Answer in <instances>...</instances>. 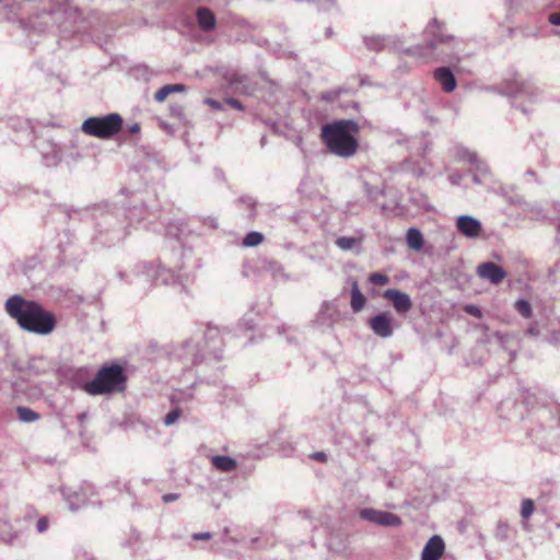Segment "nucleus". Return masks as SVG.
<instances>
[{
    "label": "nucleus",
    "instance_id": "32",
    "mask_svg": "<svg viewBox=\"0 0 560 560\" xmlns=\"http://www.w3.org/2000/svg\"><path fill=\"white\" fill-rule=\"evenodd\" d=\"M240 203L244 205L249 210V218H254L256 214L255 208L257 201L250 196H243L238 199Z\"/></svg>",
    "mask_w": 560,
    "mask_h": 560
},
{
    "label": "nucleus",
    "instance_id": "15",
    "mask_svg": "<svg viewBox=\"0 0 560 560\" xmlns=\"http://www.w3.org/2000/svg\"><path fill=\"white\" fill-rule=\"evenodd\" d=\"M457 230L469 238H475L479 236L482 228L481 223L478 219L471 217V215H459L456 221Z\"/></svg>",
    "mask_w": 560,
    "mask_h": 560
},
{
    "label": "nucleus",
    "instance_id": "36",
    "mask_svg": "<svg viewBox=\"0 0 560 560\" xmlns=\"http://www.w3.org/2000/svg\"><path fill=\"white\" fill-rule=\"evenodd\" d=\"M180 413H182L180 409H178V408L173 409L171 412H168L165 416V418L163 420L164 424L166 427L173 425L180 417Z\"/></svg>",
    "mask_w": 560,
    "mask_h": 560
},
{
    "label": "nucleus",
    "instance_id": "29",
    "mask_svg": "<svg viewBox=\"0 0 560 560\" xmlns=\"http://www.w3.org/2000/svg\"><path fill=\"white\" fill-rule=\"evenodd\" d=\"M515 308L525 318H529L532 316V305L526 300H517L515 303Z\"/></svg>",
    "mask_w": 560,
    "mask_h": 560
},
{
    "label": "nucleus",
    "instance_id": "41",
    "mask_svg": "<svg viewBox=\"0 0 560 560\" xmlns=\"http://www.w3.org/2000/svg\"><path fill=\"white\" fill-rule=\"evenodd\" d=\"M225 103L228 105H230L231 107L235 108V109H238V110H243L244 109V107L241 104V102L238 100H236V98H233V97L226 98Z\"/></svg>",
    "mask_w": 560,
    "mask_h": 560
},
{
    "label": "nucleus",
    "instance_id": "46",
    "mask_svg": "<svg viewBox=\"0 0 560 560\" xmlns=\"http://www.w3.org/2000/svg\"><path fill=\"white\" fill-rule=\"evenodd\" d=\"M312 458L316 459V460H319V462H325L327 456L325 453L323 452H316L312 455Z\"/></svg>",
    "mask_w": 560,
    "mask_h": 560
},
{
    "label": "nucleus",
    "instance_id": "52",
    "mask_svg": "<svg viewBox=\"0 0 560 560\" xmlns=\"http://www.w3.org/2000/svg\"><path fill=\"white\" fill-rule=\"evenodd\" d=\"M174 268H177V269L182 270L183 269V265L182 264L180 265L179 264H175Z\"/></svg>",
    "mask_w": 560,
    "mask_h": 560
},
{
    "label": "nucleus",
    "instance_id": "4",
    "mask_svg": "<svg viewBox=\"0 0 560 560\" xmlns=\"http://www.w3.org/2000/svg\"><path fill=\"white\" fill-rule=\"evenodd\" d=\"M144 211L143 207H133L127 213L126 209L115 207L103 213L96 228L101 236H106L104 243L115 244L125 240L130 234L129 228L133 222L141 223Z\"/></svg>",
    "mask_w": 560,
    "mask_h": 560
},
{
    "label": "nucleus",
    "instance_id": "30",
    "mask_svg": "<svg viewBox=\"0 0 560 560\" xmlns=\"http://www.w3.org/2000/svg\"><path fill=\"white\" fill-rule=\"evenodd\" d=\"M363 187H364L365 195L372 201L377 200L380 196L384 195V190L382 188L374 187L366 182L364 183Z\"/></svg>",
    "mask_w": 560,
    "mask_h": 560
},
{
    "label": "nucleus",
    "instance_id": "38",
    "mask_svg": "<svg viewBox=\"0 0 560 560\" xmlns=\"http://www.w3.org/2000/svg\"><path fill=\"white\" fill-rule=\"evenodd\" d=\"M47 528H48V520H47V517H45V516H44V517H40V518L37 521V523H36V529H37V532L42 534V533L46 532V530H47Z\"/></svg>",
    "mask_w": 560,
    "mask_h": 560
},
{
    "label": "nucleus",
    "instance_id": "20",
    "mask_svg": "<svg viewBox=\"0 0 560 560\" xmlns=\"http://www.w3.org/2000/svg\"><path fill=\"white\" fill-rule=\"evenodd\" d=\"M211 464L217 470L222 472H231L237 466V463L234 458L224 455L212 456Z\"/></svg>",
    "mask_w": 560,
    "mask_h": 560
},
{
    "label": "nucleus",
    "instance_id": "33",
    "mask_svg": "<svg viewBox=\"0 0 560 560\" xmlns=\"http://www.w3.org/2000/svg\"><path fill=\"white\" fill-rule=\"evenodd\" d=\"M369 281L375 285H385L389 282V278L384 273L374 272L370 275Z\"/></svg>",
    "mask_w": 560,
    "mask_h": 560
},
{
    "label": "nucleus",
    "instance_id": "45",
    "mask_svg": "<svg viewBox=\"0 0 560 560\" xmlns=\"http://www.w3.org/2000/svg\"><path fill=\"white\" fill-rule=\"evenodd\" d=\"M195 540H203L211 538V534L209 532L196 533L192 535Z\"/></svg>",
    "mask_w": 560,
    "mask_h": 560
},
{
    "label": "nucleus",
    "instance_id": "12",
    "mask_svg": "<svg viewBox=\"0 0 560 560\" xmlns=\"http://www.w3.org/2000/svg\"><path fill=\"white\" fill-rule=\"evenodd\" d=\"M383 298L392 303L397 314H407L412 308L410 295L397 289L385 290Z\"/></svg>",
    "mask_w": 560,
    "mask_h": 560
},
{
    "label": "nucleus",
    "instance_id": "34",
    "mask_svg": "<svg viewBox=\"0 0 560 560\" xmlns=\"http://www.w3.org/2000/svg\"><path fill=\"white\" fill-rule=\"evenodd\" d=\"M534 512V502L530 499H525L522 502L521 515L524 518H528Z\"/></svg>",
    "mask_w": 560,
    "mask_h": 560
},
{
    "label": "nucleus",
    "instance_id": "3",
    "mask_svg": "<svg viewBox=\"0 0 560 560\" xmlns=\"http://www.w3.org/2000/svg\"><path fill=\"white\" fill-rule=\"evenodd\" d=\"M223 353V339L218 327L208 326L202 339H189L180 345L174 355L185 368L200 364L202 361H220Z\"/></svg>",
    "mask_w": 560,
    "mask_h": 560
},
{
    "label": "nucleus",
    "instance_id": "22",
    "mask_svg": "<svg viewBox=\"0 0 560 560\" xmlns=\"http://www.w3.org/2000/svg\"><path fill=\"white\" fill-rule=\"evenodd\" d=\"M184 91H186V86L184 84H166L155 92L154 100L158 103H162L171 93Z\"/></svg>",
    "mask_w": 560,
    "mask_h": 560
},
{
    "label": "nucleus",
    "instance_id": "51",
    "mask_svg": "<svg viewBox=\"0 0 560 560\" xmlns=\"http://www.w3.org/2000/svg\"><path fill=\"white\" fill-rule=\"evenodd\" d=\"M208 223L211 228L215 229L217 228V220L214 218H209L208 219Z\"/></svg>",
    "mask_w": 560,
    "mask_h": 560
},
{
    "label": "nucleus",
    "instance_id": "23",
    "mask_svg": "<svg viewBox=\"0 0 560 560\" xmlns=\"http://www.w3.org/2000/svg\"><path fill=\"white\" fill-rule=\"evenodd\" d=\"M407 244L415 250H420L423 247V236L421 232L416 228H410L406 235Z\"/></svg>",
    "mask_w": 560,
    "mask_h": 560
},
{
    "label": "nucleus",
    "instance_id": "2",
    "mask_svg": "<svg viewBox=\"0 0 560 560\" xmlns=\"http://www.w3.org/2000/svg\"><path fill=\"white\" fill-rule=\"evenodd\" d=\"M424 35L427 38V46L416 45L404 49V54L416 56L419 58H427L430 55L439 61L445 63H458L460 61L462 50L458 48L459 40L445 32L444 24L438 19H433L425 27Z\"/></svg>",
    "mask_w": 560,
    "mask_h": 560
},
{
    "label": "nucleus",
    "instance_id": "56",
    "mask_svg": "<svg viewBox=\"0 0 560 560\" xmlns=\"http://www.w3.org/2000/svg\"><path fill=\"white\" fill-rule=\"evenodd\" d=\"M515 417H517V418H523V413H522V412H520V413L515 415Z\"/></svg>",
    "mask_w": 560,
    "mask_h": 560
},
{
    "label": "nucleus",
    "instance_id": "37",
    "mask_svg": "<svg viewBox=\"0 0 560 560\" xmlns=\"http://www.w3.org/2000/svg\"><path fill=\"white\" fill-rule=\"evenodd\" d=\"M340 93H341L340 89L331 90V91H326V92H323L320 94V100L326 102V103H331V102H334L335 100L338 98Z\"/></svg>",
    "mask_w": 560,
    "mask_h": 560
},
{
    "label": "nucleus",
    "instance_id": "50",
    "mask_svg": "<svg viewBox=\"0 0 560 560\" xmlns=\"http://www.w3.org/2000/svg\"><path fill=\"white\" fill-rule=\"evenodd\" d=\"M495 338L500 341V343H503L505 341V336L501 332H495Z\"/></svg>",
    "mask_w": 560,
    "mask_h": 560
},
{
    "label": "nucleus",
    "instance_id": "43",
    "mask_svg": "<svg viewBox=\"0 0 560 560\" xmlns=\"http://www.w3.org/2000/svg\"><path fill=\"white\" fill-rule=\"evenodd\" d=\"M549 22L552 24V25H558L560 26V11L559 12H556V13H551L548 18Z\"/></svg>",
    "mask_w": 560,
    "mask_h": 560
},
{
    "label": "nucleus",
    "instance_id": "44",
    "mask_svg": "<svg viewBox=\"0 0 560 560\" xmlns=\"http://www.w3.org/2000/svg\"><path fill=\"white\" fill-rule=\"evenodd\" d=\"M206 104H208L210 107H212L213 109H222V104L217 101V100H213V98H207L205 101Z\"/></svg>",
    "mask_w": 560,
    "mask_h": 560
},
{
    "label": "nucleus",
    "instance_id": "26",
    "mask_svg": "<svg viewBox=\"0 0 560 560\" xmlns=\"http://www.w3.org/2000/svg\"><path fill=\"white\" fill-rule=\"evenodd\" d=\"M455 155H456V158L458 160L465 161V162H467L469 164L477 162V158H478L476 152H472V151H470L469 149H467L465 147L456 148Z\"/></svg>",
    "mask_w": 560,
    "mask_h": 560
},
{
    "label": "nucleus",
    "instance_id": "19",
    "mask_svg": "<svg viewBox=\"0 0 560 560\" xmlns=\"http://www.w3.org/2000/svg\"><path fill=\"white\" fill-rule=\"evenodd\" d=\"M62 492L71 511H75L86 503V493L83 490L71 491L67 489Z\"/></svg>",
    "mask_w": 560,
    "mask_h": 560
},
{
    "label": "nucleus",
    "instance_id": "48",
    "mask_svg": "<svg viewBox=\"0 0 560 560\" xmlns=\"http://www.w3.org/2000/svg\"><path fill=\"white\" fill-rule=\"evenodd\" d=\"M472 182L476 185H480L481 184V175H479L478 173H474L472 174Z\"/></svg>",
    "mask_w": 560,
    "mask_h": 560
},
{
    "label": "nucleus",
    "instance_id": "57",
    "mask_svg": "<svg viewBox=\"0 0 560 560\" xmlns=\"http://www.w3.org/2000/svg\"><path fill=\"white\" fill-rule=\"evenodd\" d=\"M508 405H509V401L503 402V404H502V406H501V408H504V407H505V406H508Z\"/></svg>",
    "mask_w": 560,
    "mask_h": 560
},
{
    "label": "nucleus",
    "instance_id": "40",
    "mask_svg": "<svg viewBox=\"0 0 560 560\" xmlns=\"http://www.w3.org/2000/svg\"><path fill=\"white\" fill-rule=\"evenodd\" d=\"M526 335L530 336V337H538L540 335V331H539V328H538V324L537 323H533L526 330Z\"/></svg>",
    "mask_w": 560,
    "mask_h": 560
},
{
    "label": "nucleus",
    "instance_id": "9",
    "mask_svg": "<svg viewBox=\"0 0 560 560\" xmlns=\"http://www.w3.org/2000/svg\"><path fill=\"white\" fill-rule=\"evenodd\" d=\"M487 91L510 97L526 96L529 100L535 98L539 94V90L533 81L520 74L505 80L500 86H489Z\"/></svg>",
    "mask_w": 560,
    "mask_h": 560
},
{
    "label": "nucleus",
    "instance_id": "6",
    "mask_svg": "<svg viewBox=\"0 0 560 560\" xmlns=\"http://www.w3.org/2000/svg\"><path fill=\"white\" fill-rule=\"evenodd\" d=\"M132 275L136 281L129 278L127 280L143 288L161 283L170 287L178 285L184 289L185 281L187 280L183 273H178L172 267H166L161 262L158 265L153 262H138L132 269Z\"/></svg>",
    "mask_w": 560,
    "mask_h": 560
},
{
    "label": "nucleus",
    "instance_id": "11",
    "mask_svg": "<svg viewBox=\"0 0 560 560\" xmlns=\"http://www.w3.org/2000/svg\"><path fill=\"white\" fill-rule=\"evenodd\" d=\"M394 318L389 312H381L368 322L371 330L381 338H389L394 334Z\"/></svg>",
    "mask_w": 560,
    "mask_h": 560
},
{
    "label": "nucleus",
    "instance_id": "25",
    "mask_svg": "<svg viewBox=\"0 0 560 560\" xmlns=\"http://www.w3.org/2000/svg\"><path fill=\"white\" fill-rule=\"evenodd\" d=\"M338 248L348 252L359 246L360 240L353 236H340L335 241Z\"/></svg>",
    "mask_w": 560,
    "mask_h": 560
},
{
    "label": "nucleus",
    "instance_id": "7",
    "mask_svg": "<svg viewBox=\"0 0 560 560\" xmlns=\"http://www.w3.org/2000/svg\"><path fill=\"white\" fill-rule=\"evenodd\" d=\"M125 387L126 375L124 369L117 364L102 368L94 380L84 385V389L91 395L122 392Z\"/></svg>",
    "mask_w": 560,
    "mask_h": 560
},
{
    "label": "nucleus",
    "instance_id": "13",
    "mask_svg": "<svg viewBox=\"0 0 560 560\" xmlns=\"http://www.w3.org/2000/svg\"><path fill=\"white\" fill-rule=\"evenodd\" d=\"M365 47L371 51H382L388 47L395 50H400L398 46V38L396 36H382V35H366L363 37Z\"/></svg>",
    "mask_w": 560,
    "mask_h": 560
},
{
    "label": "nucleus",
    "instance_id": "27",
    "mask_svg": "<svg viewBox=\"0 0 560 560\" xmlns=\"http://www.w3.org/2000/svg\"><path fill=\"white\" fill-rule=\"evenodd\" d=\"M264 235L260 232L252 231L243 238V245L245 247H254L262 243Z\"/></svg>",
    "mask_w": 560,
    "mask_h": 560
},
{
    "label": "nucleus",
    "instance_id": "17",
    "mask_svg": "<svg viewBox=\"0 0 560 560\" xmlns=\"http://www.w3.org/2000/svg\"><path fill=\"white\" fill-rule=\"evenodd\" d=\"M433 78L446 93H452L457 86L456 78L448 67L436 68L433 72Z\"/></svg>",
    "mask_w": 560,
    "mask_h": 560
},
{
    "label": "nucleus",
    "instance_id": "35",
    "mask_svg": "<svg viewBox=\"0 0 560 560\" xmlns=\"http://www.w3.org/2000/svg\"><path fill=\"white\" fill-rule=\"evenodd\" d=\"M471 165L475 167L474 173H478L481 176H487L490 174V168L487 165L486 162L481 161L479 158H477V162L471 163Z\"/></svg>",
    "mask_w": 560,
    "mask_h": 560
},
{
    "label": "nucleus",
    "instance_id": "10",
    "mask_svg": "<svg viewBox=\"0 0 560 560\" xmlns=\"http://www.w3.org/2000/svg\"><path fill=\"white\" fill-rule=\"evenodd\" d=\"M359 515L364 521L384 527H399L402 523L401 518L397 514L372 508H364L360 510Z\"/></svg>",
    "mask_w": 560,
    "mask_h": 560
},
{
    "label": "nucleus",
    "instance_id": "28",
    "mask_svg": "<svg viewBox=\"0 0 560 560\" xmlns=\"http://www.w3.org/2000/svg\"><path fill=\"white\" fill-rule=\"evenodd\" d=\"M262 268L264 270L270 272L273 277H279L283 273V267L276 260H267Z\"/></svg>",
    "mask_w": 560,
    "mask_h": 560
},
{
    "label": "nucleus",
    "instance_id": "42",
    "mask_svg": "<svg viewBox=\"0 0 560 560\" xmlns=\"http://www.w3.org/2000/svg\"><path fill=\"white\" fill-rule=\"evenodd\" d=\"M179 494L178 493H166L162 497V501L164 503H172L176 500H178Z\"/></svg>",
    "mask_w": 560,
    "mask_h": 560
},
{
    "label": "nucleus",
    "instance_id": "8",
    "mask_svg": "<svg viewBox=\"0 0 560 560\" xmlns=\"http://www.w3.org/2000/svg\"><path fill=\"white\" fill-rule=\"evenodd\" d=\"M122 127V118L117 113L105 116H93L82 124V131L89 136L108 139L119 132Z\"/></svg>",
    "mask_w": 560,
    "mask_h": 560
},
{
    "label": "nucleus",
    "instance_id": "49",
    "mask_svg": "<svg viewBox=\"0 0 560 560\" xmlns=\"http://www.w3.org/2000/svg\"><path fill=\"white\" fill-rule=\"evenodd\" d=\"M129 131L131 133H137L140 131V126L138 124H133V125L129 126Z\"/></svg>",
    "mask_w": 560,
    "mask_h": 560
},
{
    "label": "nucleus",
    "instance_id": "53",
    "mask_svg": "<svg viewBox=\"0 0 560 560\" xmlns=\"http://www.w3.org/2000/svg\"><path fill=\"white\" fill-rule=\"evenodd\" d=\"M238 79L241 80V79H242V77H234V79H232V82H233V83H235V82H237V81H238Z\"/></svg>",
    "mask_w": 560,
    "mask_h": 560
},
{
    "label": "nucleus",
    "instance_id": "5",
    "mask_svg": "<svg viewBox=\"0 0 560 560\" xmlns=\"http://www.w3.org/2000/svg\"><path fill=\"white\" fill-rule=\"evenodd\" d=\"M358 122L352 119H342L327 124L322 128V140L329 152L340 158H350L358 150V140L353 133L358 132Z\"/></svg>",
    "mask_w": 560,
    "mask_h": 560
},
{
    "label": "nucleus",
    "instance_id": "24",
    "mask_svg": "<svg viewBox=\"0 0 560 560\" xmlns=\"http://www.w3.org/2000/svg\"><path fill=\"white\" fill-rule=\"evenodd\" d=\"M18 418L21 422L32 423L39 419V413L31 408L19 406L16 408Z\"/></svg>",
    "mask_w": 560,
    "mask_h": 560
},
{
    "label": "nucleus",
    "instance_id": "55",
    "mask_svg": "<svg viewBox=\"0 0 560 560\" xmlns=\"http://www.w3.org/2000/svg\"><path fill=\"white\" fill-rule=\"evenodd\" d=\"M118 276L120 277V279L125 278V273L124 272H119Z\"/></svg>",
    "mask_w": 560,
    "mask_h": 560
},
{
    "label": "nucleus",
    "instance_id": "31",
    "mask_svg": "<svg viewBox=\"0 0 560 560\" xmlns=\"http://www.w3.org/2000/svg\"><path fill=\"white\" fill-rule=\"evenodd\" d=\"M510 534V527L504 522H498L495 530H494V537L499 540H506L509 538Z\"/></svg>",
    "mask_w": 560,
    "mask_h": 560
},
{
    "label": "nucleus",
    "instance_id": "39",
    "mask_svg": "<svg viewBox=\"0 0 560 560\" xmlns=\"http://www.w3.org/2000/svg\"><path fill=\"white\" fill-rule=\"evenodd\" d=\"M465 311L469 314V315H472L477 318L481 317V311L479 307H477L476 305H467L465 307Z\"/></svg>",
    "mask_w": 560,
    "mask_h": 560
},
{
    "label": "nucleus",
    "instance_id": "1",
    "mask_svg": "<svg viewBox=\"0 0 560 560\" xmlns=\"http://www.w3.org/2000/svg\"><path fill=\"white\" fill-rule=\"evenodd\" d=\"M5 312L13 318L21 329L46 336L54 331L56 316L46 311L39 303L27 300L20 294L10 296L4 304Z\"/></svg>",
    "mask_w": 560,
    "mask_h": 560
},
{
    "label": "nucleus",
    "instance_id": "21",
    "mask_svg": "<svg viewBox=\"0 0 560 560\" xmlns=\"http://www.w3.org/2000/svg\"><path fill=\"white\" fill-rule=\"evenodd\" d=\"M366 299L360 291L359 284L355 280L351 283V308L354 313H359L363 310Z\"/></svg>",
    "mask_w": 560,
    "mask_h": 560
},
{
    "label": "nucleus",
    "instance_id": "16",
    "mask_svg": "<svg viewBox=\"0 0 560 560\" xmlns=\"http://www.w3.org/2000/svg\"><path fill=\"white\" fill-rule=\"evenodd\" d=\"M445 549L443 539L434 535L424 545L421 552V560H440Z\"/></svg>",
    "mask_w": 560,
    "mask_h": 560
},
{
    "label": "nucleus",
    "instance_id": "54",
    "mask_svg": "<svg viewBox=\"0 0 560 560\" xmlns=\"http://www.w3.org/2000/svg\"><path fill=\"white\" fill-rule=\"evenodd\" d=\"M510 357H511V359L513 360V359L516 357V353H515L514 351H512V352L510 353Z\"/></svg>",
    "mask_w": 560,
    "mask_h": 560
},
{
    "label": "nucleus",
    "instance_id": "47",
    "mask_svg": "<svg viewBox=\"0 0 560 560\" xmlns=\"http://www.w3.org/2000/svg\"><path fill=\"white\" fill-rule=\"evenodd\" d=\"M462 176L458 175V174H453L450 176V180L452 184L454 185H458L459 184V180H460Z\"/></svg>",
    "mask_w": 560,
    "mask_h": 560
},
{
    "label": "nucleus",
    "instance_id": "14",
    "mask_svg": "<svg viewBox=\"0 0 560 560\" xmlns=\"http://www.w3.org/2000/svg\"><path fill=\"white\" fill-rule=\"evenodd\" d=\"M477 275L482 279L489 280L492 284L500 283L506 277L505 270L492 261L480 264L477 267Z\"/></svg>",
    "mask_w": 560,
    "mask_h": 560
},
{
    "label": "nucleus",
    "instance_id": "18",
    "mask_svg": "<svg viewBox=\"0 0 560 560\" xmlns=\"http://www.w3.org/2000/svg\"><path fill=\"white\" fill-rule=\"evenodd\" d=\"M196 18L202 31L210 32L215 27L217 19L210 9L199 8L196 12Z\"/></svg>",
    "mask_w": 560,
    "mask_h": 560
}]
</instances>
